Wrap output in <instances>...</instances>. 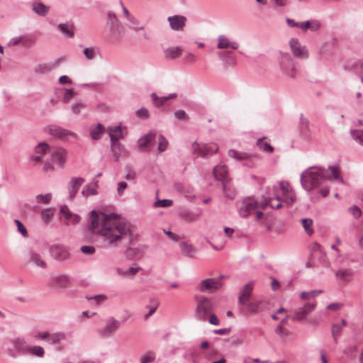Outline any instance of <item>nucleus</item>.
I'll return each mask as SVG.
<instances>
[{
	"instance_id": "nucleus-1",
	"label": "nucleus",
	"mask_w": 363,
	"mask_h": 363,
	"mask_svg": "<svg viewBox=\"0 0 363 363\" xmlns=\"http://www.w3.org/2000/svg\"><path fill=\"white\" fill-rule=\"evenodd\" d=\"M89 229L101 235L109 245H116L126 236L130 229L124 220L116 214H106L92 211L89 218Z\"/></svg>"
},
{
	"instance_id": "nucleus-2",
	"label": "nucleus",
	"mask_w": 363,
	"mask_h": 363,
	"mask_svg": "<svg viewBox=\"0 0 363 363\" xmlns=\"http://www.w3.org/2000/svg\"><path fill=\"white\" fill-rule=\"evenodd\" d=\"M282 201L288 204H292L295 201V194L287 182L279 183V190L275 191L274 198H263L260 201L253 197L245 198L239 208V213L241 216L247 217L255 212L257 220H260L264 216L262 210L268 205L272 208H279Z\"/></svg>"
},
{
	"instance_id": "nucleus-3",
	"label": "nucleus",
	"mask_w": 363,
	"mask_h": 363,
	"mask_svg": "<svg viewBox=\"0 0 363 363\" xmlns=\"http://www.w3.org/2000/svg\"><path fill=\"white\" fill-rule=\"evenodd\" d=\"M326 178H328V174L325 170L313 167L307 169L302 173L301 181L303 188L311 191L318 187Z\"/></svg>"
},
{
	"instance_id": "nucleus-4",
	"label": "nucleus",
	"mask_w": 363,
	"mask_h": 363,
	"mask_svg": "<svg viewBox=\"0 0 363 363\" xmlns=\"http://www.w3.org/2000/svg\"><path fill=\"white\" fill-rule=\"evenodd\" d=\"M321 293L320 291H311L308 292H302L300 295V298L302 301H305L306 303L301 308H299L294 313V318L298 320H304L306 316L315 308V298Z\"/></svg>"
},
{
	"instance_id": "nucleus-5",
	"label": "nucleus",
	"mask_w": 363,
	"mask_h": 363,
	"mask_svg": "<svg viewBox=\"0 0 363 363\" xmlns=\"http://www.w3.org/2000/svg\"><path fill=\"white\" fill-rule=\"evenodd\" d=\"M67 157V152L62 147H54L50 150V159L48 160L44 166L46 172L54 169V164L58 167L64 168Z\"/></svg>"
},
{
	"instance_id": "nucleus-6",
	"label": "nucleus",
	"mask_w": 363,
	"mask_h": 363,
	"mask_svg": "<svg viewBox=\"0 0 363 363\" xmlns=\"http://www.w3.org/2000/svg\"><path fill=\"white\" fill-rule=\"evenodd\" d=\"M196 316L201 320H206L208 318V315L213 310V302L210 298L203 296L196 297Z\"/></svg>"
},
{
	"instance_id": "nucleus-7",
	"label": "nucleus",
	"mask_w": 363,
	"mask_h": 363,
	"mask_svg": "<svg viewBox=\"0 0 363 363\" xmlns=\"http://www.w3.org/2000/svg\"><path fill=\"white\" fill-rule=\"evenodd\" d=\"M46 131L48 134L65 141L73 140L77 138V134L74 132L56 125L47 127Z\"/></svg>"
},
{
	"instance_id": "nucleus-8",
	"label": "nucleus",
	"mask_w": 363,
	"mask_h": 363,
	"mask_svg": "<svg viewBox=\"0 0 363 363\" xmlns=\"http://www.w3.org/2000/svg\"><path fill=\"white\" fill-rule=\"evenodd\" d=\"M111 140V148L116 155L120 152L121 144L118 140L123 138V131L121 126L108 127L107 129Z\"/></svg>"
},
{
	"instance_id": "nucleus-9",
	"label": "nucleus",
	"mask_w": 363,
	"mask_h": 363,
	"mask_svg": "<svg viewBox=\"0 0 363 363\" xmlns=\"http://www.w3.org/2000/svg\"><path fill=\"white\" fill-rule=\"evenodd\" d=\"M223 276L217 279H206L201 281L198 286V289L201 292L213 293L222 287L221 279Z\"/></svg>"
},
{
	"instance_id": "nucleus-10",
	"label": "nucleus",
	"mask_w": 363,
	"mask_h": 363,
	"mask_svg": "<svg viewBox=\"0 0 363 363\" xmlns=\"http://www.w3.org/2000/svg\"><path fill=\"white\" fill-rule=\"evenodd\" d=\"M228 155L240 162H242L245 166L253 167L258 160L256 155L248 154L246 152H238L235 150L228 151Z\"/></svg>"
},
{
	"instance_id": "nucleus-11",
	"label": "nucleus",
	"mask_w": 363,
	"mask_h": 363,
	"mask_svg": "<svg viewBox=\"0 0 363 363\" xmlns=\"http://www.w3.org/2000/svg\"><path fill=\"white\" fill-rule=\"evenodd\" d=\"M167 21L172 30L182 32L184 30L187 19L184 16L174 15L169 16Z\"/></svg>"
},
{
	"instance_id": "nucleus-12",
	"label": "nucleus",
	"mask_w": 363,
	"mask_h": 363,
	"mask_svg": "<svg viewBox=\"0 0 363 363\" xmlns=\"http://www.w3.org/2000/svg\"><path fill=\"white\" fill-rule=\"evenodd\" d=\"M194 152L199 156H206L208 154L216 153L218 147L216 144L200 145L194 143L192 145Z\"/></svg>"
},
{
	"instance_id": "nucleus-13",
	"label": "nucleus",
	"mask_w": 363,
	"mask_h": 363,
	"mask_svg": "<svg viewBox=\"0 0 363 363\" xmlns=\"http://www.w3.org/2000/svg\"><path fill=\"white\" fill-rule=\"evenodd\" d=\"M120 327V322L114 318H110L106 321V325L100 331L104 337H108L113 335Z\"/></svg>"
},
{
	"instance_id": "nucleus-14",
	"label": "nucleus",
	"mask_w": 363,
	"mask_h": 363,
	"mask_svg": "<svg viewBox=\"0 0 363 363\" xmlns=\"http://www.w3.org/2000/svg\"><path fill=\"white\" fill-rule=\"evenodd\" d=\"M52 256L58 260H65L69 256V252L67 247L57 245L51 247Z\"/></svg>"
},
{
	"instance_id": "nucleus-15",
	"label": "nucleus",
	"mask_w": 363,
	"mask_h": 363,
	"mask_svg": "<svg viewBox=\"0 0 363 363\" xmlns=\"http://www.w3.org/2000/svg\"><path fill=\"white\" fill-rule=\"evenodd\" d=\"M62 218H64L67 225H74L80 220L79 216L73 214L67 206H63L60 208Z\"/></svg>"
},
{
	"instance_id": "nucleus-16",
	"label": "nucleus",
	"mask_w": 363,
	"mask_h": 363,
	"mask_svg": "<svg viewBox=\"0 0 363 363\" xmlns=\"http://www.w3.org/2000/svg\"><path fill=\"white\" fill-rule=\"evenodd\" d=\"M142 270V268L137 264H133L130 267L118 268L116 269L118 275L125 278L133 279L135 276Z\"/></svg>"
},
{
	"instance_id": "nucleus-17",
	"label": "nucleus",
	"mask_w": 363,
	"mask_h": 363,
	"mask_svg": "<svg viewBox=\"0 0 363 363\" xmlns=\"http://www.w3.org/2000/svg\"><path fill=\"white\" fill-rule=\"evenodd\" d=\"M289 45L294 56L300 58H305L308 56L307 50L301 45L298 40L292 38L289 42Z\"/></svg>"
},
{
	"instance_id": "nucleus-18",
	"label": "nucleus",
	"mask_w": 363,
	"mask_h": 363,
	"mask_svg": "<svg viewBox=\"0 0 363 363\" xmlns=\"http://www.w3.org/2000/svg\"><path fill=\"white\" fill-rule=\"evenodd\" d=\"M163 53L165 59L174 60L182 56L183 50L179 46H169L164 49Z\"/></svg>"
},
{
	"instance_id": "nucleus-19",
	"label": "nucleus",
	"mask_w": 363,
	"mask_h": 363,
	"mask_svg": "<svg viewBox=\"0 0 363 363\" xmlns=\"http://www.w3.org/2000/svg\"><path fill=\"white\" fill-rule=\"evenodd\" d=\"M69 278L67 275L58 274L51 278L50 284L55 288H66L69 285Z\"/></svg>"
},
{
	"instance_id": "nucleus-20",
	"label": "nucleus",
	"mask_w": 363,
	"mask_h": 363,
	"mask_svg": "<svg viewBox=\"0 0 363 363\" xmlns=\"http://www.w3.org/2000/svg\"><path fill=\"white\" fill-rule=\"evenodd\" d=\"M239 45L238 43L231 41L224 35H219L218 38V48L219 49H232L237 50Z\"/></svg>"
},
{
	"instance_id": "nucleus-21",
	"label": "nucleus",
	"mask_w": 363,
	"mask_h": 363,
	"mask_svg": "<svg viewBox=\"0 0 363 363\" xmlns=\"http://www.w3.org/2000/svg\"><path fill=\"white\" fill-rule=\"evenodd\" d=\"M83 182L84 179L82 178H74L70 181L68 186V192L69 197L71 199L75 196Z\"/></svg>"
},
{
	"instance_id": "nucleus-22",
	"label": "nucleus",
	"mask_w": 363,
	"mask_h": 363,
	"mask_svg": "<svg viewBox=\"0 0 363 363\" xmlns=\"http://www.w3.org/2000/svg\"><path fill=\"white\" fill-rule=\"evenodd\" d=\"M253 286L254 284L252 282H250L245 286L243 290L241 291L240 295L239 296L240 304H247L252 292Z\"/></svg>"
},
{
	"instance_id": "nucleus-23",
	"label": "nucleus",
	"mask_w": 363,
	"mask_h": 363,
	"mask_svg": "<svg viewBox=\"0 0 363 363\" xmlns=\"http://www.w3.org/2000/svg\"><path fill=\"white\" fill-rule=\"evenodd\" d=\"M107 21L110 25L111 30L113 33L119 32L120 22L113 12L109 11L107 15Z\"/></svg>"
},
{
	"instance_id": "nucleus-24",
	"label": "nucleus",
	"mask_w": 363,
	"mask_h": 363,
	"mask_svg": "<svg viewBox=\"0 0 363 363\" xmlns=\"http://www.w3.org/2000/svg\"><path fill=\"white\" fill-rule=\"evenodd\" d=\"M49 145L45 143H40L35 147V155L34 156V160L35 162H40L43 156L46 154L48 151H50Z\"/></svg>"
},
{
	"instance_id": "nucleus-25",
	"label": "nucleus",
	"mask_w": 363,
	"mask_h": 363,
	"mask_svg": "<svg viewBox=\"0 0 363 363\" xmlns=\"http://www.w3.org/2000/svg\"><path fill=\"white\" fill-rule=\"evenodd\" d=\"M213 174L218 180L225 181L228 176V168L224 164L217 165L214 168Z\"/></svg>"
},
{
	"instance_id": "nucleus-26",
	"label": "nucleus",
	"mask_w": 363,
	"mask_h": 363,
	"mask_svg": "<svg viewBox=\"0 0 363 363\" xmlns=\"http://www.w3.org/2000/svg\"><path fill=\"white\" fill-rule=\"evenodd\" d=\"M155 135H156L155 133L150 132L148 134H147L146 135H145L144 137L140 138L138 140V146H139L140 149L141 150H144L145 149H146L149 146L151 141L153 139H155Z\"/></svg>"
},
{
	"instance_id": "nucleus-27",
	"label": "nucleus",
	"mask_w": 363,
	"mask_h": 363,
	"mask_svg": "<svg viewBox=\"0 0 363 363\" xmlns=\"http://www.w3.org/2000/svg\"><path fill=\"white\" fill-rule=\"evenodd\" d=\"M200 216V213L191 212L189 211H183L180 213L181 218L188 223L196 220Z\"/></svg>"
},
{
	"instance_id": "nucleus-28",
	"label": "nucleus",
	"mask_w": 363,
	"mask_h": 363,
	"mask_svg": "<svg viewBox=\"0 0 363 363\" xmlns=\"http://www.w3.org/2000/svg\"><path fill=\"white\" fill-rule=\"evenodd\" d=\"M176 97L175 94H171L168 96L158 97L155 94H151V98L154 101V104L156 106L160 107L164 105L167 100L171 99H174Z\"/></svg>"
},
{
	"instance_id": "nucleus-29",
	"label": "nucleus",
	"mask_w": 363,
	"mask_h": 363,
	"mask_svg": "<svg viewBox=\"0 0 363 363\" xmlns=\"http://www.w3.org/2000/svg\"><path fill=\"white\" fill-rule=\"evenodd\" d=\"M346 325V321L342 319L340 323H335L332 325V335L335 340H336L340 335L342 329Z\"/></svg>"
},
{
	"instance_id": "nucleus-30",
	"label": "nucleus",
	"mask_w": 363,
	"mask_h": 363,
	"mask_svg": "<svg viewBox=\"0 0 363 363\" xmlns=\"http://www.w3.org/2000/svg\"><path fill=\"white\" fill-rule=\"evenodd\" d=\"M104 132V127L100 123L94 127H91L90 130L91 136L94 140L100 139Z\"/></svg>"
},
{
	"instance_id": "nucleus-31",
	"label": "nucleus",
	"mask_w": 363,
	"mask_h": 363,
	"mask_svg": "<svg viewBox=\"0 0 363 363\" xmlns=\"http://www.w3.org/2000/svg\"><path fill=\"white\" fill-rule=\"evenodd\" d=\"M180 247L182 253L186 256L193 257L196 253L194 247L191 245L186 242H182L180 244Z\"/></svg>"
},
{
	"instance_id": "nucleus-32",
	"label": "nucleus",
	"mask_w": 363,
	"mask_h": 363,
	"mask_svg": "<svg viewBox=\"0 0 363 363\" xmlns=\"http://www.w3.org/2000/svg\"><path fill=\"white\" fill-rule=\"evenodd\" d=\"M14 346L16 350L23 353H27L30 349V346H28L23 339L17 338L14 341Z\"/></svg>"
},
{
	"instance_id": "nucleus-33",
	"label": "nucleus",
	"mask_w": 363,
	"mask_h": 363,
	"mask_svg": "<svg viewBox=\"0 0 363 363\" xmlns=\"http://www.w3.org/2000/svg\"><path fill=\"white\" fill-rule=\"evenodd\" d=\"M54 209L52 208H46L42 211L41 212V218L43 221L48 224L52 218L54 216Z\"/></svg>"
},
{
	"instance_id": "nucleus-34",
	"label": "nucleus",
	"mask_w": 363,
	"mask_h": 363,
	"mask_svg": "<svg viewBox=\"0 0 363 363\" xmlns=\"http://www.w3.org/2000/svg\"><path fill=\"white\" fill-rule=\"evenodd\" d=\"M33 9L36 13L45 16L48 12L49 8L42 3H35Z\"/></svg>"
},
{
	"instance_id": "nucleus-35",
	"label": "nucleus",
	"mask_w": 363,
	"mask_h": 363,
	"mask_svg": "<svg viewBox=\"0 0 363 363\" xmlns=\"http://www.w3.org/2000/svg\"><path fill=\"white\" fill-rule=\"evenodd\" d=\"M301 223L306 233L308 235H311L313 233V220L310 218H303Z\"/></svg>"
},
{
	"instance_id": "nucleus-36",
	"label": "nucleus",
	"mask_w": 363,
	"mask_h": 363,
	"mask_svg": "<svg viewBox=\"0 0 363 363\" xmlns=\"http://www.w3.org/2000/svg\"><path fill=\"white\" fill-rule=\"evenodd\" d=\"M58 28L67 37L71 38L74 35L72 25L60 24Z\"/></svg>"
},
{
	"instance_id": "nucleus-37",
	"label": "nucleus",
	"mask_w": 363,
	"mask_h": 363,
	"mask_svg": "<svg viewBox=\"0 0 363 363\" xmlns=\"http://www.w3.org/2000/svg\"><path fill=\"white\" fill-rule=\"evenodd\" d=\"M66 336L63 333H55L50 334L49 342L52 344H57L65 339Z\"/></svg>"
},
{
	"instance_id": "nucleus-38",
	"label": "nucleus",
	"mask_w": 363,
	"mask_h": 363,
	"mask_svg": "<svg viewBox=\"0 0 363 363\" xmlns=\"http://www.w3.org/2000/svg\"><path fill=\"white\" fill-rule=\"evenodd\" d=\"M337 278L342 280L343 281L347 282L352 278V272L348 269L338 271L336 274Z\"/></svg>"
},
{
	"instance_id": "nucleus-39",
	"label": "nucleus",
	"mask_w": 363,
	"mask_h": 363,
	"mask_svg": "<svg viewBox=\"0 0 363 363\" xmlns=\"http://www.w3.org/2000/svg\"><path fill=\"white\" fill-rule=\"evenodd\" d=\"M155 354L152 351H149L143 354L140 357V363H151L153 362L155 359Z\"/></svg>"
},
{
	"instance_id": "nucleus-40",
	"label": "nucleus",
	"mask_w": 363,
	"mask_h": 363,
	"mask_svg": "<svg viewBox=\"0 0 363 363\" xmlns=\"http://www.w3.org/2000/svg\"><path fill=\"white\" fill-rule=\"evenodd\" d=\"M31 260L37 265L40 267L41 268L46 267V262L42 259L41 256L38 254H33L31 256Z\"/></svg>"
},
{
	"instance_id": "nucleus-41",
	"label": "nucleus",
	"mask_w": 363,
	"mask_h": 363,
	"mask_svg": "<svg viewBox=\"0 0 363 363\" xmlns=\"http://www.w3.org/2000/svg\"><path fill=\"white\" fill-rule=\"evenodd\" d=\"M84 55L86 58L89 60H91L95 58L96 54V49L94 48H86L84 50Z\"/></svg>"
},
{
	"instance_id": "nucleus-42",
	"label": "nucleus",
	"mask_w": 363,
	"mask_h": 363,
	"mask_svg": "<svg viewBox=\"0 0 363 363\" xmlns=\"http://www.w3.org/2000/svg\"><path fill=\"white\" fill-rule=\"evenodd\" d=\"M52 199V194L48 193L45 195L39 194L36 196V201L38 203L47 204Z\"/></svg>"
},
{
	"instance_id": "nucleus-43",
	"label": "nucleus",
	"mask_w": 363,
	"mask_h": 363,
	"mask_svg": "<svg viewBox=\"0 0 363 363\" xmlns=\"http://www.w3.org/2000/svg\"><path fill=\"white\" fill-rule=\"evenodd\" d=\"M86 298L90 301H94L96 303L100 304L107 300V296L104 294L96 295L93 296H86Z\"/></svg>"
},
{
	"instance_id": "nucleus-44",
	"label": "nucleus",
	"mask_w": 363,
	"mask_h": 363,
	"mask_svg": "<svg viewBox=\"0 0 363 363\" xmlns=\"http://www.w3.org/2000/svg\"><path fill=\"white\" fill-rule=\"evenodd\" d=\"M257 146L265 152H272L273 147L263 139H259L257 143Z\"/></svg>"
},
{
	"instance_id": "nucleus-45",
	"label": "nucleus",
	"mask_w": 363,
	"mask_h": 363,
	"mask_svg": "<svg viewBox=\"0 0 363 363\" xmlns=\"http://www.w3.org/2000/svg\"><path fill=\"white\" fill-rule=\"evenodd\" d=\"M27 353H30L38 357H43L44 355V350L40 346L30 347Z\"/></svg>"
},
{
	"instance_id": "nucleus-46",
	"label": "nucleus",
	"mask_w": 363,
	"mask_h": 363,
	"mask_svg": "<svg viewBox=\"0 0 363 363\" xmlns=\"http://www.w3.org/2000/svg\"><path fill=\"white\" fill-rule=\"evenodd\" d=\"M287 318L281 320L280 325L277 328V333L281 336H286L289 334V332L286 329L284 328V325L286 323Z\"/></svg>"
},
{
	"instance_id": "nucleus-47",
	"label": "nucleus",
	"mask_w": 363,
	"mask_h": 363,
	"mask_svg": "<svg viewBox=\"0 0 363 363\" xmlns=\"http://www.w3.org/2000/svg\"><path fill=\"white\" fill-rule=\"evenodd\" d=\"M158 143H159L158 144V150L160 152H163L167 149V145H168V142L163 136H162V135L159 136Z\"/></svg>"
},
{
	"instance_id": "nucleus-48",
	"label": "nucleus",
	"mask_w": 363,
	"mask_h": 363,
	"mask_svg": "<svg viewBox=\"0 0 363 363\" xmlns=\"http://www.w3.org/2000/svg\"><path fill=\"white\" fill-rule=\"evenodd\" d=\"M172 205V201L170 199L157 200L155 203V207H169Z\"/></svg>"
},
{
	"instance_id": "nucleus-49",
	"label": "nucleus",
	"mask_w": 363,
	"mask_h": 363,
	"mask_svg": "<svg viewBox=\"0 0 363 363\" xmlns=\"http://www.w3.org/2000/svg\"><path fill=\"white\" fill-rule=\"evenodd\" d=\"M75 96V93L72 89H65L63 101L65 103H68L72 99H73Z\"/></svg>"
},
{
	"instance_id": "nucleus-50",
	"label": "nucleus",
	"mask_w": 363,
	"mask_h": 363,
	"mask_svg": "<svg viewBox=\"0 0 363 363\" xmlns=\"http://www.w3.org/2000/svg\"><path fill=\"white\" fill-rule=\"evenodd\" d=\"M259 305V301H252L248 303H247L245 306H247L248 311L251 313H257L258 311Z\"/></svg>"
},
{
	"instance_id": "nucleus-51",
	"label": "nucleus",
	"mask_w": 363,
	"mask_h": 363,
	"mask_svg": "<svg viewBox=\"0 0 363 363\" xmlns=\"http://www.w3.org/2000/svg\"><path fill=\"white\" fill-rule=\"evenodd\" d=\"M184 60L186 62L192 64L197 61L198 57L194 53L186 52L184 57Z\"/></svg>"
},
{
	"instance_id": "nucleus-52",
	"label": "nucleus",
	"mask_w": 363,
	"mask_h": 363,
	"mask_svg": "<svg viewBox=\"0 0 363 363\" xmlns=\"http://www.w3.org/2000/svg\"><path fill=\"white\" fill-rule=\"evenodd\" d=\"M84 104L82 102H76L72 106V111L74 113L78 114L84 108Z\"/></svg>"
},
{
	"instance_id": "nucleus-53",
	"label": "nucleus",
	"mask_w": 363,
	"mask_h": 363,
	"mask_svg": "<svg viewBox=\"0 0 363 363\" xmlns=\"http://www.w3.org/2000/svg\"><path fill=\"white\" fill-rule=\"evenodd\" d=\"M321 27L320 21L316 20L309 21V29L312 31L318 30Z\"/></svg>"
},
{
	"instance_id": "nucleus-54",
	"label": "nucleus",
	"mask_w": 363,
	"mask_h": 363,
	"mask_svg": "<svg viewBox=\"0 0 363 363\" xmlns=\"http://www.w3.org/2000/svg\"><path fill=\"white\" fill-rule=\"evenodd\" d=\"M175 117L179 120L188 121L189 117L186 112L183 110H178L174 113Z\"/></svg>"
},
{
	"instance_id": "nucleus-55",
	"label": "nucleus",
	"mask_w": 363,
	"mask_h": 363,
	"mask_svg": "<svg viewBox=\"0 0 363 363\" xmlns=\"http://www.w3.org/2000/svg\"><path fill=\"white\" fill-rule=\"evenodd\" d=\"M26 39V38L25 37H19V38H12L10 42L9 43V46H14V45H18V43H23V44H26V42H25V40Z\"/></svg>"
},
{
	"instance_id": "nucleus-56",
	"label": "nucleus",
	"mask_w": 363,
	"mask_h": 363,
	"mask_svg": "<svg viewBox=\"0 0 363 363\" xmlns=\"http://www.w3.org/2000/svg\"><path fill=\"white\" fill-rule=\"evenodd\" d=\"M349 211L356 218H359L362 215V211L357 206H352L351 208H350Z\"/></svg>"
},
{
	"instance_id": "nucleus-57",
	"label": "nucleus",
	"mask_w": 363,
	"mask_h": 363,
	"mask_svg": "<svg viewBox=\"0 0 363 363\" xmlns=\"http://www.w3.org/2000/svg\"><path fill=\"white\" fill-rule=\"evenodd\" d=\"M15 223H16L18 230L23 235V237H27L28 233L25 226L18 220H16Z\"/></svg>"
},
{
	"instance_id": "nucleus-58",
	"label": "nucleus",
	"mask_w": 363,
	"mask_h": 363,
	"mask_svg": "<svg viewBox=\"0 0 363 363\" xmlns=\"http://www.w3.org/2000/svg\"><path fill=\"white\" fill-rule=\"evenodd\" d=\"M352 137L363 145V130H357L352 133Z\"/></svg>"
},
{
	"instance_id": "nucleus-59",
	"label": "nucleus",
	"mask_w": 363,
	"mask_h": 363,
	"mask_svg": "<svg viewBox=\"0 0 363 363\" xmlns=\"http://www.w3.org/2000/svg\"><path fill=\"white\" fill-rule=\"evenodd\" d=\"M96 194V190L95 189L89 186H86L82 191V194L84 196H89L90 195H94Z\"/></svg>"
},
{
	"instance_id": "nucleus-60",
	"label": "nucleus",
	"mask_w": 363,
	"mask_h": 363,
	"mask_svg": "<svg viewBox=\"0 0 363 363\" xmlns=\"http://www.w3.org/2000/svg\"><path fill=\"white\" fill-rule=\"evenodd\" d=\"M81 251L86 255H92L95 252V248L93 246L84 245L81 247Z\"/></svg>"
},
{
	"instance_id": "nucleus-61",
	"label": "nucleus",
	"mask_w": 363,
	"mask_h": 363,
	"mask_svg": "<svg viewBox=\"0 0 363 363\" xmlns=\"http://www.w3.org/2000/svg\"><path fill=\"white\" fill-rule=\"evenodd\" d=\"M164 234L168 237L169 239L177 242L179 240V236L170 230H163Z\"/></svg>"
},
{
	"instance_id": "nucleus-62",
	"label": "nucleus",
	"mask_w": 363,
	"mask_h": 363,
	"mask_svg": "<svg viewBox=\"0 0 363 363\" xmlns=\"http://www.w3.org/2000/svg\"><path fill=\"white\" fill-rule=\"evenodd\" d=\"M208 322L211 324L214 325H219L218 318L214 313H212V312L208 315Z\"/></svg>"
},
{
	"instance_id": "nucleus-63",
	"label": "nucleus",
	"mask_w": 363,
	"mask_h": 363,
	"mask_svg": "<svg viewBox=\"0 0 363 363\" xmlns=\"http://www.w3.org/2000/svg\"><path fill=\"white\" fill-rule=\"evenodd\" d=\"M136 115L140 118H146L149 116V112L146 108H142L137 111Z\"/></svg>"
},
{
	"instance_id": "nucleus-64",
	"label": "nucleus",
	"mask_w": 363,
	"mask_h": 363,
	"mask_svg": "<svg viewBox=\"0 0 363 363\" xmlns=\"http://www.w3.org/2000/svg\"><path fill=\"white\" fill-rule=\"evenodd\" d=\"M245 363H267L266 361H261L257 358L247 357L244 360Z\"/></svg>"
}]
</instances>
